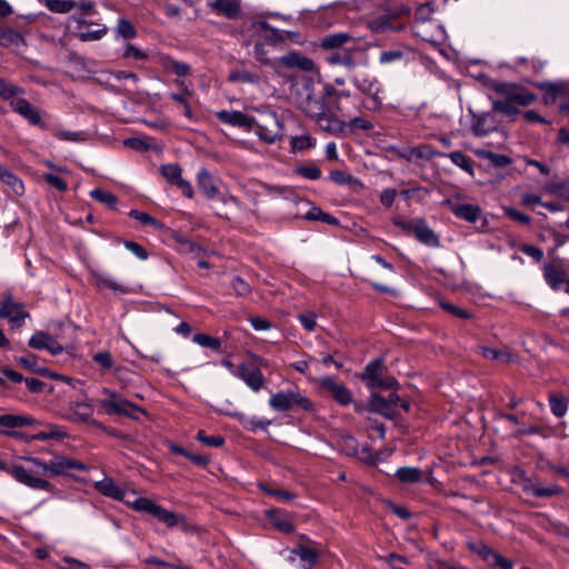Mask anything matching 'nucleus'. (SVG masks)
Masks as SVG:
<instances>
[{
    "label": "nucleus",
    "instance_id": "09e8293b",
    "mask_svg": "<svg viewBox=\"0 0 569 569\" xmlns=\"http://www.w3.org/2000/svg\"><path fill=\"white\" fill-rule=\"evenodd\" d=\"M290 146L292 151H302L313 148L316 146V140L308 134L296 136L291 138Z\"/></svg>",
    "mask_w": 569,
    "mask_h": 569
},
{
    "label": "nucleus",
    "instance_id": "3c124183",
    "mask_svg": "<svg viewBox=\"0 0 569 569\" xmlns=\"http://www.w3.org/2000/svg\"><path fill=\"white\" fill-rule=\"evenodd\" d=\"M417 160H431L435 157H445L443 152L435 150L430 144H419L415 147Z\"/></svg>",
    "mask_w": 569,
    "mask_h": 569
},
{
    "label": "nucleus",
    "instance_id": "72a5a7b5",
    "mask_svg": "<svg viewBox=\"0 0 569 569\" xmlns=\"http://www.w3.org/2000/svg\"><path fill=\"white\" fill-rule=\"evenodd\" d=\"M395 476L402 483H417L421 480L422 472L416 467H401Z\"/></svg>",
    "mask_w": 569,
    "mask_h": 569
},
{
    "label": "nucleus",
    "instance_id": "bf43d9fd",
    "mask_svg": "<svg viewBox=\"0 0 569 569\" xmlns=\"http://www.w3.org/2000/svg\"><path fill=\"white\" fill-rule=\"evenodd\" d=\"M254 132L259 137L260 140H262L266 143H273L278 140L279 134L277 131L270 130L264 126L258 124L256 122Z\"/></svg>",
    "mask_w": 569,
    "mask_h": 569
},
{
    "label": "nucleus",
    "instance_id": "bb28decb",
    "mask_svg": "<svg viewBox=\"0 0 569 569\" xmlns=\"http://www.w3.org/2000/svg\"><path fill=\"white\" fill-rule=\"evenodd\" d=\"M96 488L100 493L117 500L126 501L128 497L124 490L119 488L113 480L108 478L97 482Z\"/></svg>",
    "mask_w": 569,
    "mask_h": 569
},
{
    "label": "nucleus",
    "instance_id": "2f4dec72",
    "mask_svg": "<svg viewBox=\"0 0 569 569\" xmlns=\"http://www.w3.org/2000/svg\"><path fill=\"white\" fill-rule=\"evenodd\" d=\"M270 520L273 527L282 533H291L295 530V525L287 513L272 511L270 513Z\"/></svg>",
    "mask_w": 569,
    "mask_h": 569
},
{
    "label": "nucleus",
    "instance_id": "e433bc0d",
    "mask_svg": "<svg viewBox=\"0 0 569 569\" xmlns=\"http://www.w3.org/2000/svg\"><path fill=\"white\" fill-rule=\"evenodd\" d=\"M452 163L461 168L463 171L473 174V161L470 157L466 156L461 151H453L446 154Z\"/></svg>",
    "mask_w": 569,
    "mask_h": 569
},
{
    "label": "nucleus",
    "instance_id": "338daca9",
    "mask_svg": "<svg viewBox=\"0 0 569 569\" xmlns=\"http://www.w3.org/2000/svg\"><path fill=\"white\" fill-rule=\"evenodd\" d=\"M306 218L309 219V220L323 221V222H327L329 224H337V222H338L335 217L330 216L329 213L323 212L319 208H313L312 210H310L306 214Z\"/></svg>",
    "mask_w": 569,
    "mask_h": 569
},
{
    "label": "nucleus",
    "instance_id": "7ed1b4c3",
    "mask_svg": "<svg viewBox=\"0 0 569 569\" xmlns=\"http://www.w3.org/2000/svg\"><path fill=\"white\" fill-rule=\"evenodd\" d=\"M488 88L498 96L492 100V109L507 117L519 114L520 108L528 107L538 99L535 92L515 82L491 80Z\"/></svg>",
    "mask_w": 569,
    "mask_h": 569
},
{
    "label": "nucleus",
    "instance_id": "de8ad7c7",
    "mask_svg": "<svg viewBox=\"0 0 569 569\" xmlns=\"http://www.w3.org/2000/svg\"><path fill=\"white\" fill-rule=\"evenodd\" d=\"M433 11L435 10L431 3L419 6L415 13L416 26H426L427 22L431 23Z\"/></svg>",
    "mask_w": 569,
    "mask_h": 569
},
{
    "label": "nucleus",
    "instance_id": "ea45409f",
    "mask_svg": "<svg viewBox=\"0 0 569 569\" xmlns=\"http://www.w3.org/2000/svg\"><path fill=\"white\" fill-rule=\"evenodd\" d=\"M1 182L4 183L13 194H16L18 197L23 196L24 184H23L22 180L16 173H13L11 170L9 171V173L4 177V179Z\"/></svg>",
    "mask_w": 569,
    "mask_h": 569
},
{
    "label": "nucleus",
    "instance_id": "052dcab7",
    "mask_svg": "<svg viewBox=\"0 0 569 569\" xmlns=\"http://www.w3.org/2000/svg\"><path fill=\"white\" fill-rule=\"evenodd\" d=\"M250 30L253 34L263 36L270 38L276 34V30L272 29L266 21L257 20L250 22Z\"/></svg>",
    "mask_w": 569,
    "mask_h": 569
},
{
    "label": "nucleus",
    "instance_id": "864d4df0",
    "mask_svg": "<svg viewBox=\"0 0 569 569\" xmlns=\"http://www.w3.org/2000/svg\"><path fill=\"white\" fill-rule=\"evenodd\" d=\"M92 359L103 372H107L113 368V357L109 351H99L93 355Z\"/></svg>",
    "mask_w": 569,
    "mask_h": 569
},
{
    "label": "nucleus",
    "instance_id": "4d7b16f0",
    "mask_svg": "<svg viewBox=\"0 0 569 569\" xmlns=\"http://www.w3.org/2000/svg\"><path fill=\"white\" fill-rule=\"evenodd\" d=\"M54 137L62 141H70V142H82L86 140L84 132H77V131H70L64 129H58L54 131Z\"/></svg>",
    "mask_w": 569,
    "mask_h": 569
},
{
    "label": "nucleus",
    "instance_id": "9d476101",
    "mask_svg": "<svg viewBox=\"0 0 569 569\" xmlns=\"http://www.w3.org/2000/svg\"><path fill=\"white\" fill-rule=\"evenodd\" d=\"M92 22H88L84 19L78 18L76 16H71L68 19V29L74 33V36L83 41H96L106 36L108 29L106 27L89 30V27L92 26Z\"/></svg>",
    "mask_w": 569,
    "mask_h": 569
},
{
    "label": "nucleus",
    "instance_id": "680f3d73",
    "mask_svg": "<svg viewBox=\"0 0 569 569\" xmlns=\"http://www.w3.org/2000/svg\"><path fill=\"white\" fill-rule=\"evenodd\" d=\"M228 80L230 82L253 83L258 81V76L247 70H236L229 74Z\"/></svg>",
    "mask_w": 569,
    "mask_h": 569
},
{
    "label": "nucleus",
    "instance_id": "2eb2a0df",
    "mask_svg": "<svg viewBox=\"0 0 569 569\" xmlns=\"http://www.w3.org/2000/svg\"><path fill=\"white\" fill-rule=\"evenodd\" d=\"M93 411V406L88 401H71L64 418L72 422H90L100 426L99 422L92 419Z\"/></svg>",
    "mask_w": 569,
    "mask_h": 569
},
{
    "label": "nucleus",
    "instance_id": "1a4fd4ad",
    "mask_svg": "<svg viewBox=\"0 0 569 569\" xmlns=\"http://www.w3.org/2000/svg\"><path fill=\"white\" fill-rule=\"evenodd\" d=\"M351 81L357 89L369 97V103L367 104L368 110L376 111L381 108L382 98L380 94L382 93L383 89L381 83L376 78L353 77Z\"/></svg>",
    "mask_w": 569,
    "mask_h": 569
},
{
    "label": "nucleus",
    "instance_id": "37998d69",
    "mask_svg": "<svg viewBox=\"0 0 569 569\" xmlns=\"http://www.w3.org/2000/svg\"><path fill=\"white\" fill-rule=\"evenodd\" d=\"M94 282L99 288H107L116 292H126V288L120 284L116 279L97 273L94 274Z\"/></svg>",
    "mask_w": 569,
    "mask_h": 569
},
{
    "label": "nucleus",
    "instance_id": "f704fd0d",
    "mask_svg": "<svg viewBox=\"0 0 569 569\" xmlns=\"http://www.w3.org/2000/svg\"><path fill=\"white\" fill-rule=\"evenodd\" d=\"M67 431L57 426V425H49L47 427V430L39 431L34 435H32V441L34 440H49V439H64L67 437Z\"/></svg>",
    "mask_w": 569,
    "mask_h": 569
},
{
    "label": "nucleus",
    "instance_id": "412c9836",
    "mask_svg": "<svg viewBox=\"0 0 569 569\" xmlns=\"http://www.w3.org/2000/svg\"><path fill=\"white\" fill-rule=\"evenodd\" d=\"M543 278L552 290H559L567 280L566 271L553 263H546L543 266Z\"/></svg>",
    "mask_w": 569,
    "mask_h": 569
},
{
    "label": "nucleus",
    "instance_id": "aec40b11",
    "mask_svg": "<svg viewBox=\"0 0 569 569\" xmlns=\"http://www.w3.org/2000/svg\"><path fill=\"white\" fill-rule=\"evenodd\" d=\"M421 243L429 247H438L439 238L435 231L427 224L423 219H418L417 224L413 227V233Z\"/></svg>",
    "mask_w": 569,
    "mask_h": 569
},
{
    "label": "nucleus",
    "instance_id": "a18cd8bd",
    "mask_svg": "<svg viewBox=\"0 0 569 569\" xmlns=\"http://www.w3.org/2000/svg\"><path fill=\"white\" fill-rule=\"evenodd\" d=\"M549 405L551 412L558 417L561 418L567 412V400L565 397L556 393H551L549 396Z\"/></svg>",
    "mask_w": 569,
    "mask_h": 569
},
{
    "label": "nucleus",
    "instance_id": "5fc2aeb1",
    "mask_svg": "<svg viewBox=\"0 0 569 569\" xmlns=\"http://www.w3.org/2000/svg\"><path fill=\"white\" fill-rule=\"evenodd\" d=\"M117 33L124 39H133L137 36V30L131 21L120 18L117 24Z\"/></svg>",
    "mask_w": 569,
    "mask_h": 569
},
{
    "label": "nucleus",
    "instance_id": "c85d7f7f",
    "mask_svg": "<svg viewBox=\"0 0 569 569\" xmlns=\"http://www.w3.org/2000/svg\"><path fill=\"white\" fill-rule=\"evenodd\" d=\"M24 89L18 84H14L3 78H0V98L9 103L12 100L22 98Z\"/></svg>",
    "mask_w": 569,
    "mask_h": 569
},
{
    "label": "nucleus",
    "instance_id": "473e14b6",
    "mask_svg": "<svg viewBox=\"0 0 569 569\" xmlns=\"http://www.w3.org/2000/svg\"><path fill=\"white\" fill-rule=\"evenodd\" d=\"M382 376V361L379 359L372 360L367 363L362 380L370 388Z\"/></svg>",
    "mask_w": 569,
    "mask_h": 569
},
{
    "label": "nucleus",
    "instance_id": "0e129e2a",
    "mask_svg": "<svg viewBox=\"0 0 569 569\" xmlns=\"http://www.w3.org/2000/svg\"><path fill=\"white\" fill-rule=\"evenodd\" d=\"M196 439L208 447L219 448L224 443V439L221 436H208L203 430L197 432Z\"/></svg>",
    "mask_w": 569,
    "mask_h": 569
},
{
    "label": "nucleus",
    "instance_id": "20e7f679",
    "mask_svg": "<svg viewBox=\"0 0 569 569\" xmlns=\"http://www.w3.org/2000/svg\"><path fill=\"white\" fill-rule=\"evenodd\" d=\"M101 393L104 398L98 400V405L109 416H124L137 419V412L146 413L138 405L127 400L121 395L109 388H102Z\"/></svg>",
    "mask_w": 569,
    "mask_h": 569
},
{
    "label": "nucleus",
    "instance_id": "f257e3e1",
    "mask_svg": "<svg viewBox=\"0 0 569 569\" xmlns=\"http://www.w3.org/2000/svg\"><path fill=\"white\" fill-rule=\"evenodd\" d=\"M0 469L32 489L50 490L52 485L46 477L71 476L72 471H87L88 467L80 460L56 455L49 462L34 457L20 458L8 468L0 461Z\"/></svg>",
    "mask_w": 569,
    "mask_h": 569
},
{
    "label": "nucleus",
    "instance_id": "9b49d317",
    "mask_svg": "<svg viewBox=\"0 0 569 569\" xmlns=\"http://www.w3.org/2000/svg\"><path fill=\"white\" fill-rule=\"evenodd\" d=\"M13 112L24 118L31 126L47 129L48 123L42 119L41 111L36 106L31 104L27 99L19 98L10 102Z\"/></svg>",
    "mask_w": 569,
    "mask_h": 569
},
{
    "label": "nucleus",
    "instance_id": "c9c22d12",
    "mask_svg": "<svg viewBox=\"0 0 569 569\" xmlns=\"http://www.w3.org/2000/svg\"><path fill=\"white\" fill-rule=\"evenodd\" d=\"M292 552L309 567L313 566L319 557V553L315 548L305 545L297 546Z\"/></svg>",
    "mask_w": 569,
    "mask_h": 569
},
{
    "label": "nucleus",
    "instance_id": "4be33fe9",
    "mask_svg": "<svg viewBox=\"0 0 569 569\" xmlns=\"http://www.w3.org/2000/svg\"><path fill=\"white\" fill-rule=\"evenodd\" d=\"M450 210L457 218L468 222H476L481 214L480 207L470 203H453L450 204Z\"/></svg>",
    "mask_w": 569,
    "mask_h": 569
},
{
    "label": "nucleus",
    "instance_id": "49530a36",
    "mask_svg": "<svg viewBox=\"0 0 569 569\" xmlns=\"http://www.w3.org/2000/svg\"><path fill=\"white\" fill-rule=\"evenodd\" d=\"M192 341L201 347L209 348L214 351L221 350V341L218 338L208 336L206 333H197L193 336Z\"/></svg>",
    "mask_w": 569,
    "mask_h": 569
},
{
    "label": "nucleus",
    "instance_id": "79ce46f5",
    "mask_svg": "<svg viewBox=\"0 0 569 569\" xmlns=\"http://www.w3.org/2000/svg\"><path fill=\"white\" fill-rule=\"evenodd\" d=\"M44 4L56 13H68L77 7V2L71 0H46Z\"/></svg>",
    "mask_w": 569,
    "mask_h": 569
},
{
    "label": "nucleus",
    "instance_id": "c03bdc74",
    "mask_svg": "<svg viewBox=\"0 0 569 569\" xmlns=\"http://www.w3.org/2000/svg\"><path fill=\"white\" fill-rule=\"evenodd\" d=\"M191 94L192 93L188 89L181 93L172 92L169 94L170 99L182 106L184 116L190 120L193 119V112L189 103V97H191Z\"/></svg>",
    "mask_w": 569,
    "mask_h": 569
},
{
    "label": "nucleus",
    "instance_id": "4468645a",
    "mask_svg": "<svg viewBox=\"0 0 569 569\" xmlns=\"http://www.w3.org/2000/svg\"><path fill=\"white\" fill-rule=\"evenodd\" d=\"M28 317L23 305L12 301L10 297L0 302V318L8 319L13 328L22 327Z\"/></svg>",
    "mask_w": 569,
    "mask_h": 569
},
{
    "label": "nucleus",
    "instance_id": "a19ab883",
    "mask_svg": "<svg viewBox=\"0 0 569 569\" xmlns=\"http://www.w3.org/2000/svg\"><path fill=\"white\" fill-rule=\"evenodd\" d=\"M516 67L523 68L525 70H531L533 72H539L545 68L546 62L539 58H517L515 61Z\"/></svg>",
    "mask_w": 569,
    "mask_h": 569
},
{
    "label": "nucleus",
    "instance_id": "58836bf2",
    "mask_svg": "<svg viewBox=\"0 0 569 569\" xmlns=\"http://www.w3.org/2000/svg\"><path fill=\"white\" fill-rule=\"evenodd\" d=\"M325 94L332 99V103L335 104L336 109L340 112L345 110V108L341 104L342 99L350 98L349 91H339L331 84L325 86Z\"/></svg>",
    "mask_w": 569,
    "mask_h": 569
},
{
    "label": "nucleus",
    "instance_id": "b1692460",
    "mask_svg": "<svg viewBox=\"0 0 569 569\" xmlns=\"http://www.w3.org/2000/svg\"><path fill=\"white\" fill-rule=\"evenodd\" d=\"M280 61L288 68H297L302 71H312L315 69V63L311 59L297 52L283 56Z\"/></svg>",
    "mask_w": 569,
    "mask_h": 569
},
{
    "label": "nucleus",
    "instance_id": "13d9d810",
    "mask_svg": "<svg viewBox=\"0 0 569 569\" xmlns=\"http://www.w3.org/2000/svg\"><path fill=\"white\" fill-rule=\"evenodd\" d=\"M129 216L131 218L138 220L140 223H142L144 226H151L154 229L162 228V223L160 221H158L157 219H154L153 217H151L150 214H148L146 212H142L139 210H131Z\"/></svg>",
    "mask_w": 569,
    "mask_h": 569
},
{
    "label": "nucleus",
    "instance_id": "ddd939ff",
    "mask_svg": "<svg viewBox=\"0 0 569 569\" xmlns=\"http://www.w3.org/2000/svg\"><path fill=\"white\" fill-rule=\"evenodd\" d=\"M234 377L241 379L254 392L260 391L264 386V377L261 370L252 363L242 362L238 365Z\"/></svg>",
    "mask_w": 569,
    "mask_h": 569
},
{
    "label": "nucleus",
    "instance_id": "c756f323",
    "mask_svg": "<svg viewBox=\"0 0 569 569\" xmlns=\"http://www.w3.org/2000/svg\"><path fill=\"white\" fill-rule=\"evenodd\" d=\"M352 37L345 32L328 34L321 39V47L327 50H333L348 44Z\"/></svg>",
    "mask_w": 569,
    "mask_h": 569
},
{
    "label": "nucleus",
    "instance_id": "4c0bfd02",
    "mask_svg": "<svg viewBox=\"0 0 569 569\" xmlns=\"http://www.w3.org/2000/svg\"><path fill=\"white\" fill-rule=\"evenodd\" d=\"M163 178L170 183L176 184L182 178V169L178 163H168L160 167Z\"/></svg>",
    "mask_w": 569,
    "mask_h": 569
},
{
    "label": "nucleus",
    "instance_id": "f8f14e48",
    "mask_svg": "<svg viewBox=\"0 0 569 569\" xmlns=\"http://www.w3.org/2000/svg\"><path fill=\"white\" fill-rule=\"evenodd\" d=\"M319 386L328 391L340 406H348L353 401L351 391L335 377L326 376L318 380Z\"/></svg>",
    "mask_w": 569,
    "mask_h": 569
},
{
    "label": "nucleus",
    "instance_id": "a211bd4d",
    "mask_svg": "<svg viewBox=\"0 0 569 569\" xmlns=\"http://www.w3.org/2000/svg\"><path fill=\"white\" fill-rule=\"evenodd\" d=\"M415 34L433 46L443 44L447 38L445 28L436 22H431L429 26H416Z\"/></svg>",
    "mask_w": 569,
    "mask_h": 569
},
{
    "label": "nucleus",
    "instance_id": "774afa93",
    "mask_svg": "<svg viewBox=\"0 0 569 569\" xmlns=\"http://www.w3.org/2000/svg\"><path fill=\"white\" fill-rule=\"evenodd\" d=\"M485 158L496 168H505L512 162L508 156L495 152H487Z\"/></svg>",
    "mask_w": 569,
    "mask_h": 569
},
{
    "label": "nucleus",
    "instance_id": "6ab92c4d",
    "mask_svg": "<svg viewBox=\"0 0 569 569\" xmlns=\"http://www.w3.org/2000/svg\"><path fill=\"white\" fill-rule=\"evenodd\" d=\"M29 346L32 349L48 350L51 355H60L63 347L53 339L50 335L43 331H37L29 340Z\"/></svg>",
    "mask_w": 569,
    "mask_h": 569
},
{
    "label": "nucleus",
    "instance_id": "f03ea898",
    "mask_svg": "<svg viewBox=\"0 0 569 569\" xmlns=\"http://www.w3.org/2000/svg\"><path fill=\"white\" fill-rule=\"evenodd\" d=\"M325 97H327L325 90L317 91L310 79L297 81L291 87V98L296 107L307 117L316 120L322 130L335 131L338 128V121L328 111Z\"/></svg>",
    "mask_w": 569,
    "mask_h": 569
},
{
    "label": "nucleus",
    "instance_id": "6e6d98bb",
    "mask_svg": "<svg viewBox=\"0 0 569 569\" xmlns=\"http://www.w3.org/2000/svg\"><path fill=\"white\" fill-rule=\"evenodd\" d=\"M163 67L167 70L172 71L173 73H176L179 77H184V76H187L190 72V66L189 64H187L184 62H180V61L173 60L171 58H166Z\"/></svg>",
    "mask_w": 569,
    "mask_h": 569
},
{
    "label": "nucleus",
    "instance_id": "423d86ee",
    "mask_svg": "<svg viewBox=\"0 0 569 569\" xmlns=\"http://www.w3.org/2000/svg\"><path fill=\"white\" fill-rule=\"evenodd\" d=\"M269 406L277 411H289L295 407L303 411H312L313 402L303 396L298 389H289L273 393L269 398Z\"/></svg>",
    "mask_w": 569,
    "mask_h": 569
},
{
    "label": "nucleus",
    "instance_id": "e2e57ef3",
    "mask_svg": "<svg viewBox=\"0 0 569 569\" xmlns=\"http://www.w3.org/2000/svg\"><path fill=\"white\" fill-rule=\"evenodd\" d=\"M297 173L308 180H318L321 177L320 168L313 163L299 167Z\"/></svg>",
    "mask_w": 569,
    "mask_h": 569
},
{
    "label": "nucleus",
    "instance_id": "69168bd1",
    "mask_svg": "<svg viewBox=\"0 0 569 569\" xmlns=\"http://www.w3.org/2000/svg\"><path fill=\"white\" fill-rule=\"evenodd\" d=\"M503 213L511 220L519 222L525 226H529L531 223V218L520 212L519 210L512 208V207H503Z\"/></svg>",
    "mask_w": 569,
    "mask_h": 569
},
{
    "label": "nucleus",
    "instance_id": "a878e982",
    "mask_svg": "<svg viewBox=\"0 0 569 569\" xmlns=\"http://www.w3.org/2000/svg\"><path fill=\"white\" fill-rule=\"evenodd\" d=\"M523 490L538 498H550L562 493V489L557 485L542 487L541 485L532 481H528L523 486Z\"/></svg>",
    "mask_w": 569,
    "mask_h": 569
},
{
    "label": "nucleus",
    "instance_id": "0eeeda50",
    "mask_svg": "<svg viewBox=\"0 0 569 569\" xmlns=\"http://www.w3.org/2000/svg\"><path fill=\"white\" fill-rule=\"evenodd\" d=\"M370 407L375 412L392 419L397 415L399 407L405 411H409L410 405L408 401L400 399L397 393L390 392L387 397L373 393L370 399Z\"/></svg>",
    "mask_w": 569,
    "mask_h": 569
},
{
    "label": "nucleus",
    "instance_id": "dca6fc26",
    "mask_svg": "<svg viewBox=\"0 0 569 569\" xmlns=\"http://www.w3.org/2000/svg\"><path fill=\"white\" fill-rule=\"evenodd\" d=\"M36 423V419L30 416L12 413L0 415V435L11 437L17 430L23 427L34 426Z\"/></svg>",
    "mask_w": 569,
    "mask_h": 569
},
{
    "label": "nucleus",
    "instance_id": "cd10ccee",
    "mask_svg": "<svg viewBox=\"0 0 569 569\" xmlns=\"http://www.w3.org/2000/svg\"><path fill=\"white\" fill-rule=\"evenodd\" d=\"M197 184L199 190L208 198L213 199L218 193V188L216 187L211 174L202 169L199 171L197 176Z\"/></svg>",
    "mask_w": 569,
    "mask_h": 569
},
{
    "label": "nucleus",
    "instance_id": "603ef678",
    "mask_svg": "<svg viewBox=\"0 0 569 569\" xmlns=\"http://www.w3.org/2000/svg\"><path fill=\"white\" fill-rule=\"evenodd\" d=\"M92 199L107 204L108 207H114L118 202L117 197L110 192L102 189H94L90 192Z\"/></svg>",
    "mask_w": 569,
    "mask_h": 569
},
{
    "label": "nucleus",
    "instance_id": "f3484780",
    "mask_svg": "<svg viewBox=\"0 0 569 569\" xmlns=\"http://www.w3.org/2000/svg\"><path fill=\"white\" fill-rule=\"evenodd\" d=\"M214 116L222 123L248 131L252 130L256 124V119L253 117L237 110H220L217 111Z\"/></svg>",
    "mask_w": 569,
    "mask_h": 569
},
{
    "label": "nucleus",
    "instance_id": "6e6552de",
    "mask_svg": "<svg viewBox=\"0 0 569 569\" xmlns=\"http://www.w3.org/2000/svg\"><path fill=\"white\" fill-rule=\"evenodd\" d=\"M409 14V8L400 7L395 11H389L380 17L368 20L367 26L376 33L399 31L403 29V23L399 22L398 19L401 17H408Z\"/></svg>",
    "mask_w": 569,
    "mask_h": 569
},
{
    "label": "nucleus",
    "instance_id": "393cba45",
    "mask_svg": "<svg viewBox=\"0 0 569 569\" xmlns=\"http://www.w3.org/2000/svg\"><path fill=\"white\" fill-rule=\"evenodd\" d=\"M0 46L10 49H20L26 46V41L21 33L11 28H0Z\"/></svg>",
    "mask_w": 569,
    "mask_h": 569
},
{
    "label": "nucleus",
    "instance_id": "7c9ffc66",
    "mask_svg": "<svg viewBox=\"0 0 569 569\" xmlns=\"http://www.w3.org/2000/svg\"><path fill=\"white\" fill-rule=\"evenodd\" d=\"M480 353L486 359L497 360L501 363H509L513 361L512 355L508 348L495 349L490 347H480Z\"/></svg>",
    "mask_w": 569,
    "mask_h": 569
},
{
    "label": "nucleus",
    "instance_id": "8fccbe9b",
    "mask_svg": "<svg viewBox=\"0 0 569 569\" xmlns=\"http://www.w3.org/2000/svg\"><path fill=\"white\" fill-rule=\"evenodd\" d=\"M330 64H340L347 68L355 67V60L349 52H332L327 57Z\"/></svg>",
    "mask_w": 569,
    "mask_h": 569
},
{
    "label": "nucleus",
    "instance_id": "39448f33",
    "mask_svg": "<svg viewBox=\"0 0 569 569\" xmlns=\"http://www.w3.org/2000/svg\"><path fill=\"white\" fill-rule=\"evenodd\" d=\"M131 509L138 512H146L154 518H157L160 522L164 523L167 527H176L179 522V517L172 511L167 510L160 505H157L149 498L144 497H134L133 500L127 497L124 501Z\"/></svg>",
    "mask_w": 569,
    "mask_h": 569
},
{
    "label": "nucleus",
    "instance_id": "5701e85b",
    "mask_svg": "<svg viewBox=\"0 0 569 569\" xmlns=\"http://www.w3.org/2000/svg\"><path fill=\"white\" fill-rule=\"evenodd\" d=\"M207 4L216 13L229 19L234 18L240 11V4L237 0H207Z\"/></svg>",
    "mask_w": 569,
    "mask_h": 569
}]
</instances>
